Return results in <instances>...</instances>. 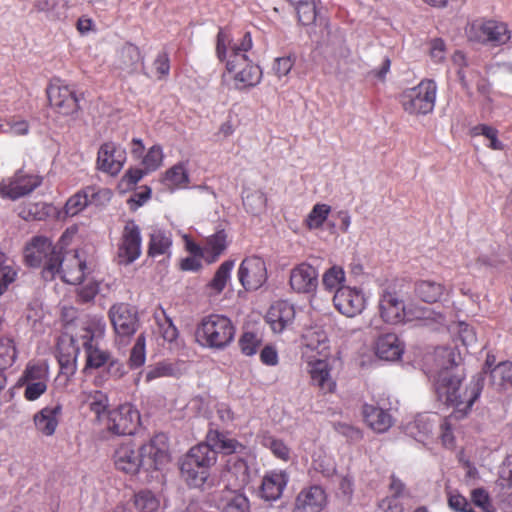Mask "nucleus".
I'll list each match as a JSON object with an SVG mask.
<instances>
[{
  "label": "nucleus",
  "mask_w": 512,
  "mask_h": 512,
  "mask_svg": "<svg viewBox=\"0 0 512 512\" xmlns=\"http://www.w3.org/2000/svg\"><path fill=\"white\" fill-rule=\"evenodd\" d=\"M457 359L454 349L439 348L436 350L435 365L429 370L438 399L455 407L454 412L441 424L440 437L443 445L448 448L454 446L452 422L468 413L481 392L478 381L472 382L464 392H460L461 376L456 373Z\"/></svg>",
  "instance_id": "1"
},
{
  "label": "nucleus",
  "mask_w": 512,
  "mask_h": 512,
  "mask_svg": "<svg viewBox=\"0 0 512 512\" xmlns=\"http://www.w3.org/2000/svg\"><path fill=\"white\" fill-rule=\"evenodd\" d=\"M253 46L250 33L238 37L220 29L217 35L216 54L220 61L226 63V70L232 75L234 86L238 90L257 86L262 79L261 68L254 64L247 53Z\"/></svg>",
  "instance_id": "2"
},
{
  "label": "nucleus",
  "mask_w": 512,
  "mask_h": 512,
  "mask_svg": "<svg viewBox=\"0 0 512 512\" xmlns=\"http://www.w3.org/2000/svg\"><path fill=\"white\" fill-rule=\"evenodd\" d=\"M379 312L381 318L389 324H398L404 321L419 319L425 321V324L445 325L447 322L448 311H434L427 307L405 306L396 293L383 291L379 299Z\"/></svg>",
  "instance_id": "3"
},
{
  "label": "nucleus",
  "mask_w": 512,
  "mask_h": 512,
  "mask_svg": "<svg viewBox=\"0 0 512 512\" xmlns=\"http://www.w3.org/2000/svg\"><path fill=\"white\" fill-rule=\"evenodd\" d=\"M234 337L235 327L232 321L220 314L203 317L195 330L197 343L202 347L215 350L226 348Z\"/></svg>",
  "instance_id": "4"
},
{
  "label": "nucleus",
  "mask_w": 512,
  "mask_h": 512,
  "mask_svg": "<svg viewBox=\"0 0 512 512\" xmlns=\"http://www.w3.org/2000/svg\"><path fill=\"white\" fill-rule=\"evenodd\" d=\"M61 251L57 250L52 241L45 236L33 237L24 248V259L30 267L42 266V277L46 281H51L57 277L59 272L58 255Z\"/></svg>",
  "instance_id": "5"
},
{
  "label": "nucleus",
  "mask_w": 512,
  "mask_h": 512,
  "mask_svg": "<svg viewBox=\"0 0 512 512\" xmlns=\"http://www.w3.org/2000/svg\"><path fill=\"white\" fill-rule=\"evenodd\" d=\"M436 93L435 81L425 79L418 85L404 90L400 96V102L405 112L411 115H425L433 111Z\"/></svg>",
  "instance_id": "6"
},
{
  "label": "nucleus",
  "mask_w": 512,
  "mask_h": 512,
  "mask_svg": "<svg viewBox=\"0 0 512 512\" xmlns=\"http://www.w3.org/2000/svg\"><path fill=\"white\" fill-rule=\"evenodd\" d=\"M49 368L44 362L30 361L17 381L24 388L23 396L27 401L38 400L48 388Z\"/></svg>",
  "instance_id": "7"
},
{
  "label": "nucleus",
  "mask_w": 512,
  "mask_h": 512,
  "mask_svg": "<svg viewBox=\"0 0 512 512\" xmlns=\"http://www.w3.org/2000/svg\"><path fill=\"white\" fill-rule=\"evenodd\" d=\"M140 423L139 411L125 403L108 411L101 425L113 435H130Z\"/></svg>",
  "instance_id": "8"
},
{
  "label": "nucleus",
  "mask_w": 512,
  "mask_h": 512,
  "mask_svg": "<svg viewBox=\"0 0 512 512\" xmlns=\"http://www.w3.org/2000/svg\"><path fill=\"white\" fill-rule=\"evenodd\" d=\"M108 317L117 339L121 341L128 340L138 330L137 310L129 304H113L108 311Z\"/></svg>",
  "instance_id": "9"
},
{
  "label": "nucleus",
  "mask_w": 512,
  "mask_h": 512,
  "mask_svg": "<svg viewBox=\"0 0 512 512\" xmlns=\"http://www.w3.org/2000/svg\"><path fill=\"white\" fill-rule=\"evenodd\" d=\"M58 259L60 264L57 276L68 284H80L91 271L83 250L66 252L64 255L60 252Z\"/></svg>",
  "instance_id": "10"
},
{
  "label": "nucleus",
  "mask_w": 512,
  "mask_h": 512,
  "mask_svg": "<svg viewBox=\"0 0 512 512\" xmlns=\"http://www.w3.org/2000/svg\"><path fill=\"white\" fill-rule=\"evenodd\" d=\"M143 470L159 471L170 462L168 439L165 434H157L148 442L140 445Z\"/></svg>",
  "instance_id": "11"
},
{
  "label": "nucleus",
  "mask_w": 512,
  "mask_h": 512,
  "mask_svg": "<svg viewBox=\"0 0 512 512\" xmlns=\"http://www.w3.org/2000/svg\"><path fill=\"white\" fill-rule=\"evenodd\" d=\"M142 253L140 227L133 220L126 222L117 249V260L121 265L135 262Z\"/></svg>",
  "instance_id": "12"
},
{
  "label": "nucleus",
  "mask_w": 512,
  "mask_h": 512,
  "mask_svg": "<svg viewBox=\"0 0 512 512\" xmlns=\"http://www.w3.org/2000/svg\"><path fill=\"white\" fill-rule=\"evenodd\" d=\"M237 277L246 291H254L262 287L268 278L265 261L258 256H249L242 260Z\"/></svg>",
  "instance_id": "13"
},
{
  "label": "nucleus",
  "mask_w": 512,
  "mask_h": 512,
  "mask_svg": "<svg viewBox=\"0 0 512 512\" xmlns=\"http://www.w3.org/2000/svg\"><path fill=\"white\" fill-rule=\"evenodd\" d=\"M126 160V149L119 143L107 141L98 149L96 167L103 173L117 176L123 169Z\"/></svg>",
  "instance_id": "14"
},
{
  "label": "nucleus",
  "mask_w": 512,
  "mask_h": 512,
  "mask_svg": "<svg viewBox=\"0 0 512 512\" xmlns=\"http://www.w3.org/2000/svg\"><path fill=\"white\" fill-rule=\"evenodd\" d=\"M333 304L339 313L348 318H353L365 310L367 298L360 288L342 286V288L335 291Z\"/></svg>",
  "instance_id": "15"
},
{
  "label": "nucleus",
  "mask_w": 512,
  "mask_h": 512,
  "mask_svg": "<svg viewBox=\"0 0 512 512\" xmlns=\"http://www.w3.org/2000/svg\"><path fill=\"white\" fill-rule=\"evenodd\" d=\"M185 248L190 254L201 255L207 264L216 262L227 248V235L219 230L207 237L204 247L199 246L187 234H181Z\"/></svg>",
  "instance_id": "16"
},
{
  "label": "nucleus",
  "mask_w": 512,
  "mask_h": 512,
  "mask_svg": "<svg viewBox=\"0 0 512 512\" xmlns=\"http://www.w3.org/2000/svg\"><path fill=\"white\" fill-rule=\"evenodd\" d=\"M112 459L117 470L129 475H135L143 469L140 445L131 439L121 442L115 448Z\"/></svg>",
  "instance_id": "17"
},
{
  "label": "nucleus",
  "mask_w": 512,
  "mask_h": 512,
  "mask_svg": "<svg viewBox=\"0 0 512 512\" xmlns=\"http://www.w3.org/2000/svg\"><path fill=\"white\" fill-rule=\"evenodd\" d=\"M469 37L480 42L502 45L510 39V32L503 22L495 20L477 21L471 25Z\"/></svg>",
  "instance_id": "18"
},
{
  "label": "nucleus",
  "mask_w": 512,
  "mask_h": 512,
  "mask_svg": "<svg viewBox=\"0 0 512 512\" xmlns=\"http://www.w3.org/2000/svg\"><path fill=\"white\" fill-rule=\"evenodd\" d=\"M47 96L50 105L60 114L70 115L78 109V99L74 91L59 79H55L49 84Z\"/></svg>",
  "instance_id": "19"
},
{
  "label": "nucleus",
  "mask_w": 512,
  "mask_h": 512,
  "mask_svg": "<svg viewBox=\"0 0 512 512\" xmlns=\"http://www.w3.org/2000/svg\"><path fill=\"white\" fill-rule=\"evenodd\" d=\"M318 270L307 262H302L290 271L289 285L299 294H310L316 291L318 286Z\"/></svg>",
  "instance_id": "20"
},
{
  "label": "nucleus",
  "mask_w": 512,
  "mask_h": 512,
  "mask_svg": "<svg viewBox=\"0 0 512 512\" xmlns=\"http://www.w3.org/2000/svg\"><path fill=\"white\" fill-rule=\"evenodd\" d=\"M41 183L38 176L26 175L21 172L16 173L14 177L3 180L0 183V195L12 200L31 193Z\"/></svg>",
  "instance_id": "21"
},
{
  "label": "nucleus",
  "mask_w": 512,
  "mask_h": 512,
  "mask_svg": "<svg viewBox=\"0 0 512 512\" xmlns=\"http://www.w3.org/2000/svg\"><path fill=\"white\" fill-rule=\"evenodd\" d=\"M308 373L310 375L311 383L313 386L319 388L324 393L334 392L336 382L331 376V367L326 360V357L313 358L308 357Z\"/></svg>",
  "instance_id": "22"
},
{
  "label": "nucleus",
  "mask_w": 512,
  "mask_h": 512,
  "mask_svg": "<svg viewBox=\"0 0 512 512\" xmlns=\"http://www.w3.org/2000/svg\"><path fill=\"white\" fill-rule=\"evenodd\" d=\"M326 502V493L321 486L305 487L296 496L292 512H321Z\"/></svg>",
  "instance_id": "23"
},
{
  "label": "nucleus",
  "mask_w": 512,
  "mask_h": 512,
  "mask_svg": "<svg viewBox=\"0 0 512 512\" xmlns=\"http://www.w3.org/2000/svg\"><path fill=\"white\" fill-rule=\"evenodd\" d=\"M241 489L237 487H226L223 489L213 498L216 508L221 512H249V500L241 492Z\"/></svg>",
  "instance_id": "24"
},
{
  "label": "nucleus",
  "mask_w": 512,
  "mask_h": 512,
  "mask_svg": "<svg viewBox=\"0 0 512 512\" xmlns=\"http://www.w3.org/2000/svg\"><path fill=\"white\" fill-rule=\"evenodd\" d=\"M105 330L106 323L102 316H88L83 321L80 332L70 338L73 346L74 358H76V355L79 352L80 343H85V340H89V342H97V339L104 336Z\"/></svg>",
  "instance_id": "25"
},
{
  "label": "nucleus",
  "mask_w": 512,
  "mask_h": 512,
  "mask_svg": "<svg viewBox=\"0 0 512 512\" xmlns=\"http://www.w3.org/2000/svg\"><path fill=\"white\" fill-rule=\"evenodd\" d=\"M295 309L287 301H278L271 305L267 314L266 322L274 333H282L288 329L294 322Z\"/></svg>",
  "instance_id": "26"
},
{
  "label": "nucleus",
  "mask_w": 512,
  "mask_h": 512,
  "mask_svg": "<svg viewBox=\"0 0 512 512\" xmlns=\"http://www.w3.org/2000/svg\"><path fill=\"white\" fill-rule=\"evenodd\" d=\"M217 461L214 451L205 443H200L192 447L181 462L180 470L186 473L191 472V466H197L199 469L209 472V468Z\"/></svg>",
  "instance_id": "27"
},
{
  "label": "nucleus",
  "mask_w": 512,
  "mask_h": 512,
  "mask_svg": "<svg viewBox=\"0 0 512 512\" xmlns=\"http://www.w3.org/2000/svg\"><path fill=\"white\" fill-rule=\"evenodd\" d=\"M304 356L307 353L316 352L320 357H327L329 355L330 343L328 335L322 326L318 324L311 325L306 328L302 335Z\"/></svg>",
  "instance_id": "28"
},
{
  "label": "nucleus",
  "mask_w": 512,
  "mask_h": 512,
  "mask_svg": "<svg viewBox=\"0 0 512 512\" xmlns=\"http://www.w3.org/2000/svg\"><path fill=\"white\" fill-rule=\"evenodd\" d=\"M288 481L289 476L283 470L267 472L262 479L261 497L266 501H276L281 497Z\"/></svg>",
  "instance_id": "29"
},
{
  "label": "nucleus",
  "mask_w": 512,
  "mask_h": 512,
  "mask_svg": "<svg viewBox=\"0 0 512 512\" xmlns=\"http://www.w3.org/2000/svg\"><path fill=\"white\" fill-rule=\"evenodd\" d=\"M374 350L378 358L396 361L404 352V344L395 333H386L377 338Z\"/></svg>",
  "instance_id": "30"
},
{
  "label": "nucleus",
  "mask_w": 512,
  "mask_h": 512,
  "mask_svg": "<svg viewBox=\"0 0 512 512\" xmlns=\"http://www.w3.org/2000/svg\"><path fill=\"white\" fill-rule=\"evenodd\" d=\"M62 415V405L57 403L46 406L38 411L33 418L38 432L45 436H52L59 424Z\"/></svg>",
  "instance_id": "31"
},
{
  "label": "nucleus",
  "mask_w": 512,
  "mask_h": 512,
  "mask_svg": "<svg viewBox=\"0 0 512 512\" xmlns=\"http://www.w3.org/2000/svg\"><path fill=\"white\" fill-rule=\"evenodd\" d=\"M437 415L420 414L414 419L408 421L404 425L406 435L412 437L416 441L426 444L430 434L437 423Z\"/></svg>",
  "instance_id": "32"
},
{
  "label": "nucleus",
  "mask_w": 512,
  "mask_h": 512,
  "mask_svg": "<svg viewBox=\"0 0 512 512\" xmlns=\"http://www.w3.org/2000/svg\"><path fill=\"white\" fill-rule=\"evenodd\" d=\"M206 442L210 448L217 453H222L228 457L234 454H240L245 447L236 439L227 436L217 430H210L206 436Z\"/></svg>",
  "instance_id": "33"
},
{
  "label": "nucleus",
  "mask_w": 512,
  "mask_h": 512,
  "mask_svg": "<svg viewBox=\"0 0 512 512\" xmlns=\"http://www.w3.org/2000/svg\"><path fill=\"white\" fill-rule=\"evenodd\" d=\"M79 400L83 405H87L89 410L95 414L96 420L101 424L107 416L109 407V398L106 393L100 390H83L79 395Z\"/></svg>",
  "instance_id": "34"
},
{
  "label": "nucleus",
  "mask_w": 512,
  "mask_h": 512,
  "mask_svg": "<svg viewBox=\"0 0 512 512\" xmlns=\"http://www.w3.org/2000/svg\"><path fill=\"white\" fill-rule=\"evenodd\" d=\"M362 413L367 425L377 433H384L392 426L391 415L382 408L365 404Z\"/></svg>",
  "instance_id": "35"
},
{
  "label": "nucleus",
  "mask_w": 512,
  "mask_h": 512,
  "mask_svg": "<svg viewBox=\"0 0 512 512\" xmlns=\"http://www.w3.org/2000/svg\"><path fill=\"white\" fill-rule=\"evenodd\" d=\"M171 233L160 228H155L150 234L148 255L156 258L159 256L170 257L172 249Z\"/></svg>",
  "instance_id": "36"
},
{
  "label": "nucleus",
  "mask_w": 512,
  "mask_h": 512,
  "mask_svg": "<svg viewBox=\"0 0 512 512\" xmlns=\"http://www.w3.org/2000/svg\"><path fill=\"white\" fill-rule=\"evenodd\" d=\"M228 474L235 478L233 487L244 488L250 481V470L247 462L239 454L231 455L226 460Z\"/></svg>",
  "instance_id": "37"
},
{
  "label": "nucleus",
  "mask_w": 512,
  "mask_h": 512,
  "mask_svg": "<svg viewBox=\"0 0 512 512\" xmlns=\"http://www.w3.org/2000/svg\"><path fill=\"white\" fill-rule=\"evenodd\" d=\"M163 183L171 190L186 188L189 184L188 162H180L165 173Z\"/></svg>",
  "instance_id": "38"
},
{
  "label": "nucleus",
  "mask_w": 512,
  "mask_h": 512,
  "mask_svg": "<svg viewBox=\"0 0 512 512\" xmlns=\"http://www.w3.org/2000/svg\"><path fill=\"white\" fill-rule=\"evenodd\" d=\"M80 346L84 348L86 353L85 371L89 369H99L108 364L111 355L109 352L100 349L97 342L85 340V343H80Z\"/></svg>",
  "instance_id": "39"
},
{
  "label": "nucleus",
  "mask_w": 512,
  "mask_h": 512,
  "mask_svg": "<svg viewBox=\"0 0 512 512\" xmlns=\"http://www.w3.org/2000/svg\"><path fill=\"white\" fill-rule=\"evenodd\" d=\"M142 64V56L137 46L125 45L118 56L117 67L126 73L136 71Z\"/></svg>",
  "instance_id": "40"
},
{
  "label": "nucleus",
  "mask_w": 512,
  "mask_h": 512,
  "mask_svg": "<svg viewBox=\"0 0 512 512\" xmlns=\"http://www.w3.org/2000/svg\"><path fill=\"white\" fill-rule=\"evenodd\" d=\"M234 266V260H226L218 267L213 278L207 285L211 294L218 295L225 289L226 285L231 280V272Z\"/></svg>",
  "instance_id": "41"
},
{
  "label": "nucleus",
  "mask_w": 512,
  "mask_h": 512,
  "mask_svg": "<svg viewBox=\"0 0 512 512\" xmlns=\"http://www.w3.org/2000/svg\"><path fill=\"white\" fill-rule=\"evenodd\" d=\"M445 291L443 284L431 280L419 281L415 287L416 295L426 303L437 302Z\"/></svg>",
  "instance_id": "42"
},
{
  "label": "nucleus",
  "mask_w": 512,
  "mask_h": 512,
  "mask_svg": "<svg viewBox=\"0 0 512 512\" xmlns=\"http://www.w3.org/2000/svg\"><path fill=\"white\" fill-rule=\"evenodd\" d=\"M19 270V266L0 251V295L4 294L9 286L16 281Z\"/></svg>",
  "instance_id": "43"
},
{
  "label": "nucleus",
  "mask_w": 512,
  "mask_h": 512,
  "mask_svg": "<svg viewBox=\"0 0 512 512\" xmlns=\"http://www.w3.org/2000/svg\"><path fill=\"white\" fill-rule=\"evenodd\" d=\"M29 122L17 115L0 117V133L11 136H25L29 133Z\"/></svg>",
  "instance_id": "44"
},
{
  "label": "nucleus",
  "mask_w": 512,
  "mask_h": 512,
  "mask_svg": "<svg viewBox=\"0 0 512 512\" xmlns=\"http://www.w3.org/2000/svg\"><path fill=\"white\" fill-rule=\"evenodd\" d=\"M180 374L181 369L176 363L162 361L148 367L145 378L147 382H151L159 378L178 377Z\"/></svg>",
  "instance_id": "45"
},
{
  "label": "nucleus",
  "mask_w": 512,
  "mask_h": 512,
  "mask_svg": "<svg viewBox=\"0 0 512 512\" xmlns=\"http://www.w3.org/2000/svg\"><path fill=\"white\" fill-rule=\"evenodd\" d=\"M263 343V334L260 331H244L239 339V347L245 356H254Z\"/></svg>",
  "instance_id": "46"
},
{
  "label": "nucleus",
  "mask_w": 512,
  "mask_h": 512,
  "mask_svg": "<svg viewBox=\"0 0 512 512\" xmlns=\"http://www.w3.org/2000/svg\"><path fill=\"white\" fill-rule=\"evenodd\" d=\"M493 385L499 389L512 387V362L505 361L496 365L490 372Z\"/></svg>",
  "instance_id": "47"
},
{
  "label": "nucleus",
  "mask_w": 512,
  "mask_h": 512,
  "mask_svg": "<svg viewBox=\"0 0 512 512\" xmlns=\"http://www.w3.org/2000/svg\"><path fill=\"white\" fill-rule=\"evenodd\" d=\"M346 280V274L344 269L341 266L333 265L329 269H327L322 275V284L325 290L329 292H334L342 286H346L344 284Z\"/></svg>",
  "instance_id": "48"
},
{
  "label": "nucleus",
  "mask_w": 512,
  "mask_h": 512,
  "mask_svg": "<svg viewBox=\"0 0 512 512\" xmlns=\"http://www.w3.org/2000/svg\"><path fill=\"white\" fill-rule=\"evenodd\" d=\"M134 505L139 512H156L160 507V498L151 490H141L134 496Z\"/></svg>",
  "instance_id": "49"
},
{
  "label": "nucleus",
  "mask_w": 512,
  "mask_h": 512,
  "mask_svg": "<svg viewBox=\"0 0 512 512\" xmlns=\"http://www.w3.org/2000/svg\"><path fill=\"white\" fill-rule=\"evenodd\" d=\"M266 202V196L260 190L244 192L243 204L246 210L253 215L262 213L266 208Z\"/></svg>",
  "instance_id": "50"
},
{
  "label": "nucleus",
  "mask_w": 512,
  "mask_h": 512,
  "mask_svg": "<svg viewBox=\"0 0 512 512\" xmlns=\"http://www.w3.org/2000/svg\"><path fill=\"white\" fill-rule=\"evenodd\" d=\"M17 358V350L14 340L0 333V367L8 368Z\"/></svg>",
  "instance_id": "51"
},
{
  "label": "nucleus",
  "mask_w": 512,
  "mask_h": 512,
  "mask_svg": "<svg viewBox=\"0 0 512 512\" xmlns=\"http://www.w3.org/2000/svg\"><path fill=\"white\" fill-rule=\"evenodd\" d=\"M330 211L331 207L327 204H315L305 219V225L309 230H315L322 227Z\"/></svg>",
  "instance_id": "52"
},
{
  "label": "nucleus",
  "mask_w": 512,
  "mask_h": 512,
  "mask_svg": "<svg viewBox=\"0 0 512 512\" xmlns=\"http://www.w3.org/2000/svg\"><path fill=\"white\" fill-rule=\"evenodd\" d=\"M297 9L299 21L308 25L316 19L315 0H289Z\"/></svg>",
  "instance_id": "53"
},
{
  "label": "nucleus",
  "mask_w": 512,
  "mask_h": 512,
  "mask_svg": "<svg viewBox=\"0 0 512 512\" xmlns=\"http://www.w3.org/2000/svg\"><path fill=\"white\" fill-rule=\"evenodd\" d=\"M163 149L159 145H154L149 148L144 156H142L141 165L145 172H153L161 167L163 163Z\"/></svg>",
  "instance_id": "54"
},
{
  "label": "nucleus",
  "mask_w": 512,
  "mask_h": 512,
  "mask_svg": "<svg viewBox=\"0 0 512 512\" xmlns=\"http://www.w3.org/2000/svg\"><path fill=\"white\" fill-rule=\"evenodd\" d=\"M88 196L85 188L72 195L65 204V214L75 216L89 205Z\"/></svg>",
  "instance_id": "55"
},
{
  "label": "nucleus",
  "mask_w": 512,
  "mask_h": 512,
  "mask_svg": "<svg viewBox=\"0 0 512 512\" xmlns=\"http://www.w3.org/2000/svg\"><path fill=\"white\" fill-rule=\"evenodd\" d=\"M146 360V339L143 334H140L131 350L129 365L131 368L141 367Z\"/></svg>",
  "instance_id": "56"
},
{
  "label": "nucleus",
  "mask_w": 512,
  "mask_h": 512,
  "mask_svg": "<svg viewBox=\"0 0 512 512\" xmlns=\"http://www.w3.org/2000/svg\"><path fill=\"white\" fill-rule=\"evenodd\" d=\"M313 468L325 477H330L336 472L334 459L325 453H318L314 456Z\"/></svg>",
  "instance_id": "57"
},
{
  "label": "nucleus",
  "mask_w": 512,
  "mask_h": 512,
  "mask_svg": "<svg viewBox=\"0 0 512 512\" xmlns=\"http://www.w3.org/2000/svg\"><path fill=\"white\" fill-rule=\"evenodd\" d=\"M262 443L277 458L284 460V461H287L289 459L290 449L282 440L277 439L272 436H266L263 438Z\"/></svg>",
  "instance_id": "58"
},
{
  "label": "nucleus",
  "mask_w": 512,
  "mask_h": 512,
  "mask_svg": "<svg viewBox=\"0 0 512 512\" xmlns=\"http://www.w3.org/2000/svg\"><path fill=\"white\" fill-rule=\"evenodd\" d=\"M85 193L88 196L89 203L97 206L107 204L112 198V191L108 188L87 186L85 187Z\"/></svg>",
  "instance_id": "59"
},
{
  "label": "nucleus",
  "mask_w": 512,
  "mask_h": 512,
  "mask_svg": "<svg viewBox=\"0 0 512 512\" xmlns=\"http://www.w3.org/2000/svg\"><path fill=\"white\" fill-rule=\"evenodd\" d=\"M475 135H483L489 140L488 147L493 150H502L504 148L503 143L498 139V131L488 125L481 124L473 129Z\"/></svg>",
  "instance_id": "60"
},
{
  "label": "nucleus",
  "mask_w": 512,
  "mask_h": 512,
  "mask_svg": "<svg viewBox=\"0 0 512 512\" xmlns=\"http://www.w3.org/2000/svg\"><path fill=\"white\" fill-rule=\"evenodd\" d=\"M452 330L458 334V338L466 347L474 345L477 341L474 328L465 322H458Z\"/></svg>",
  "instance_id": "61"
},
{
  "label": "nucleus",
  "mask_w": 512,
  "mask_h": 512,
  "mask_svg": "<svg viewBox=\"0 0 512 512\" xmlns=\"http://www.w3.org/2000/svg\"><path fill=\"white\" fill-rule=\"evenodd\" d=\"M181 474L189 486L196 488L202 487L209 476V472L199 469L197 466H191L190 473H186L184 470H181Z\"/></svg>",
  "instance_id": "62"
},
{
  "label": "nucleus",
  "mask_w": 512,
  "mask_h": 512,
  "mask_svg": "<svg viewBox=\"0 0 512 512\" xmlns=\"http://www.w3.org/2000/svg\"><path fill=\"white\" fill-rule=\"evenodd\" d=\"M452 63L457 68V75L459 77V80L461 84L464 87H468L471 79H469V75L465 71V67L467 66V59L465 55L461 51H456L452 55Z\"/></svg>",
  "instance_id": "63"
},
{
  "label": "nucleus",
  "mask_w": 512,
  "mask_h": 512,
  "mask_svg": "<svg viewBox=\"0 0 512 512\" xmlns=\"http://www.w3.org/2000/svg\"><path fill=\"white\" fill-rule=\"evenodd\" d=\"M294 63H295V59L290 55L278 57L274 60V63L272 66L273 72L279 79L282 77H285L291 71Z\"/></svg>",
  "instance_id": "64"
}]
</instances>
